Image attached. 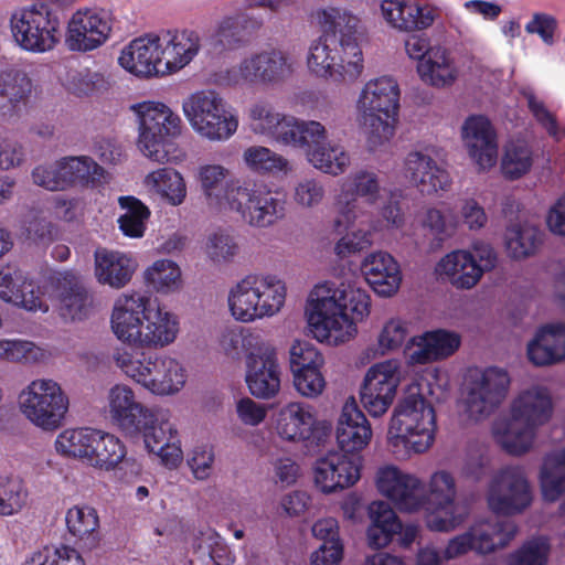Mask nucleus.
Instances as JSON below:
<instances>
[{
  "label": "nucleus",
  "mask_w": 565,
  "mask_h": 565,
  "mask_svg": "<svg viewBox=\"0 0 565 565\" xmlns=\"http://www.w3.org/2000/svg\"><path fill=\"white\" fill-rule=\"evenodd\" d=\"M318 18L322 34L310 45L309 70L334 83H353L364 68L358 41L359 18L337 8L322 10Z\"/></svg>",
  "instance_id": "f257e3e1"
},
{
  "label": "nucleus",
  "mask_w": 565,
  "mask_h": 565,
  "mask_svg": "<svg viewBox=\"0 0 565 565\" xmlns=\"http://www.w3.org/2000/svg\"><path fill=\"white\" fill-rule=\"evenodd\" d=\"M487 501L494 516L475 522L468 530L473 552L487 555L505 547L515 536L518 525L509 516L525 510L532 492L523 468H502L491 480Z\"/></svg>",
  "instance_id": "f03ea898"
},
{
  "label": "nucleus",
  "mask_w": 565,
  "mask_h": 565,
  "mask_svg": "<svg viewBox=\"0 0 565 565\" xmlns=\"http://www.w3.org/2000/svg\"><path fill=\"white\" fill-rule=\"evenodd\" d=\"M113 422L130 437H142L146 449L160 457L168 468H177L183 452L174 425L161 412L137 402L132 390L116 385L109 393Z\"/></svg>",
  "instance_id": "7ed1b4c3"
},
{
  "label": "nucleus",
  "mask_w": 565,
  "mask_h": 565,
  "mask_svg": "<svg viewBox=\"0 0 565 565\" xmlns=\"http://www.w3.org/2000/svg\"><path fill=\"white\" fill-rule=\"evenodd\" d=\"M371 298L366 290L350 281L327 288V295L312 301L308 323L319 341L343 343L353 338L356 322L369 316Z\"/></svg>",
  "instance_id": "20e7f679"
},
{
  "label": "nucleus",
  "mask_w": 565,
  "mask_h": 565,
  "mask_svg": "<svg viewBox=\"0 0 565 565\" xmlns=\"http://www.w3.org/2000/svg\"><path fill=\"white\" fill-rule=\"evenodd\" d=\"M111 329L122 342L139 347L166 345L174 341L178 321L157 300L135 292L117 299Z\"/></svg>",
  "instance_id": "39448f33"
},
{
  "label": "nucleus",
  "mask_w": 565,
  "mask_h": 565,
  "mask_svg": "<svg viewBox=\"0 0 565 565\" xmlns=\"http://www.w3.org/2000/svg\"><path fill=\"white\" fill-rule=\"evenodd\" d=\"M436 414L422 394H407L395 407L387 443L392 451L403 456L425 452L435 440Z\"/></svg>",
  "instance_id": "423d86ee"
},
{
  "label": "nucleus",
  "mask_w": 565,
  "mask_h": 565,
  "mask_svg": "<svg viewBox=\"0 0 565 565\" xmlns=\"http://www.w3.org/2000/svg\"><path fill=\"white\" fill-rule=\"evenodd\" d=\"M553 402L546 387L535 386L521 393L511 406V422L501 434L495 430L498 443L511 455L525 454L532 446L536 428L552 416Z\"/></svg>",
  "instance_id": "0eeeda50"
},
{
  "label": "nucleus",
  "mask_w": 565,
  "mask_h": 565,
  "mask_svg": "<svg viewBox=\"0 0 565 565\" xmlns=\"http://www.w3.org/2000/svg\"><path fill=\"white\" fill-rule=\"evenodd\" d=\"M285 299L286 286L276 276L249 275L231 289L228 307L237 321L252 322L277 313Z\"/></svg>",
  "instance_id": "6e6552de"
},
{
  "label": "nucleus",
  "mask_w": 565,
  "mask_h": 565,
  "mask_svg": "<svg viewBox=\"0 0 565 565\" xmlns=\"http://www.w3.org/2000/svg\"><path fill=\"white\" fill-rule=\"evenodd\" d=\"M358 107L363 125L370 128L369 142L376 146L387 141L399 108L397 82L390 76L369 81L360 94Z\"/></svg>",
  "instance_id": "1a4fd4ad"
},
{
  "label": "nucleus",
  "mask_w": 565,
  "mask_h": 565,
  "mask_svg": "<svg viewBox=\"0 0 565 565\" xmlns=\"http://www.w3.org/2000/svg\"><path fill=\"white\" fill-rule=\"evenodd\" d=\"M117 364L136 383L157 395L180 391L185 383V370L170 356H157L142 351L118 355Z\"/></svg>",
  "instance_id": "9d476101"
},
{
  "label": "nucleus",
  "mask_w": 565,
  "mask_h": 565,
  "mask_svg": "<svg viewBox=\"0 0 565 565\" xmlns=\"http://www.w3.org/2000/svg\"><path fill=\"white\" fill-rule=\"evenodd\" d=\"M182 109L193 130L211 141L227 140L237 130V117L214 89L191 94L183 100Z\"/></svg>",
  "instance_id": "9b49d317"
},
{
  "label": "nucleus",
  "mask_w": 565,
  "mask_h": 565,
  "mask_svg": "<svg viewBox=\"0 0 565 565\" xmlns=\"http://www.w3.org/2000/svg\"><path fill=\"white\" fill-rule=\"evenodd\" d=\"M139 136L140 151L152 161L164 163L174 157L172 139L181 134L182 120L164 104H139Z\"/></svg>",
  "instance_id": "f8f14e48"
},
{
  "label": "nucleus",
  "mask_w": 565,
  "mask_h": 565,
  "mask_svg": "<svg viewBox=\"0 0 565 565\" xmlns=\"http://www.w3.org/2000/svg\"><path fill=\"white\" fill-rule=\"evenodd\" d=\"M10 29L15 43L32 53L53 50L62 38L58 14L44 3L15 11L10 18Z\"/></svg>",
  "instance_id": "ddd939ff"
},
{
  "label": "nucleus",
  "mask_w": 565,
  "mask_h": 565,
  "mask_svg": "<svg viewBox=\"0 0 565 565\" xmlns=\"http://www.w3.org/2000/svg\"><path fill=\"white\" fill-rule=\"evenodd\" d=\"M228 210L241 215L250 226L268 227L285 216L284 196L265 184L237 180L230 188Z\"/></svg>",
  "instance_id": "4468645a"
},
{
  "label": "nucleus",
  "mask_w": 565,
  "mask_h": 565,
  "mask_svg": "<svg viewBox=\"0 0 565 565\" xmlns=\"http://www.w3.org/2000/svg\"><path fill=\"white\" fill-rule=\"evenodd\" d=\"M68 404L67 395L53 380H34L19 395L21 413L44 431H54L63 425Z\"/></svg>",
  "instance_id": "2eb2a0df"
},
{
  "label": "nucleus",
  "mask_w": 565,
  "mask_h": 565,
  "mask_svg": "<svg viewBox=\"0 0 565 565\" xmlns=\"http://www.w3.org/2000/svg\"><path fill=\"white\" fill-rule=\"evenodd\" d=\"M294 72L291 57L279 50L263 51L243 60L238 66L221 71L216 83L220 85L278 84Z\"/></svg>",
  "instance_id": "dca6fc26"
},
{
  "label": "nucleus",
  "mask_w": 565,
  "mask_h": 565,
  "mask_svg": "<svg viewBox=\"0 0 565 565\" xmlns=\"http://www.w3.org/2000/svg\"><path fill=\"white\" fill-rule=\"evenodd\" d=\"M456 483L451 473L445 470L436 471L429 481V494L425 495V524L431 531L449 532L460 525L469 514L468 507L455 503Z\"/></svg>",
  "instance_id": "f3484780"
},
{
  "label": "nucleus",
  "mask_w": 565,
  "mask_h": 565,
  "mask_svg": "<svg viewBox=\"0 0 565 565\" xmlns=\"http://www.w3.org/2000/svg\"><path fill=\"white\" fill-rule=\"evenodd\" d=\"M510 384L507 371L495 366L469 375L466 409L476 419L490 415L504 399Z\"/></svg>",
  "instance_id": "a211bd4d"
},
{
  "label": "nucleus",
  "mask_w": 565,
  "mask_h": 565,
  "mask_svg": "<svg viewBox=\"0 0 565 565\" xmlns=\"http://www.w3.org/2000/svg\"><path fill=\"white\" fill-rule=\"evenodd\" d=\"M405 51L413 60H418L417 72L423 82L435 87L451 85L456 79V70L446 49L431 47L424 34H411L405 40Z\"/></svg>",
  "instance_id": "6ab92c4d"
},
{
  "label": "nucleus",
  "mask_w": 565,
  "mask_h": 565,
  "mask_svg": "<svg viewBox=\"0 0 565 565\" xmlns=\"http://www.w3.org/2000/svg\"><path fill=\"white\" fill-rule=\"evenodd\" d=\"M398 367L395 360H387L374 364L366 372L360 399L371 416H382L392 405L399 384Z\"/></svg>",
  "instance_id": "aec40b11"
},
{
  "label": "nucleus",
  "mask_w": 565,
  "mask_h": 565,
  "mask_svg": "<svg viewBox=\"0 0 565 565\" xmlns=\"http://www.w3.org/2000/svg\"><path fill=\"white\" fill-rule=\"evenodd\" d=\"M111 29L113 17L109 11L78 10L68 21L65 43L71 51H93L107 41Z\"/></svg>",
  "instance_id": "412c9836"
},
{
  "label": "nucleus",
  "mask_w": 565,
  "mask_h": 565,
  "mask_svg": "<svg viewBox=\"0 0 565 565\" xmlns=\"http://www.w3.org/2000/svg\"><path fill=\"white\" fill-rule=\"evenodd\" d=\"M361 455L329 451L317 460L315 482L323 493H332L353 486L361 477Z\"/></svg>",
  "instance_id": "4be33fe9"
},
{
  "label": "nucleus",
  "mask_w": 565,
  "mask_h": 565,
  "mask_svg": "<svg viewBox=\"0 0 565 565\" xmlns=\"http://www.w3.org/2000/svg\"><path fill=\"white\" fill-rule=\"evenodd\" d=\"M376 487L401 511H417L426 505L424 483L396 467L388 466L380 469Z\"/></svg>",
  "instance_id": "5701e85b"
},
{
  "label": "nucleus",
  "mask_w": 565,
  "mask_h": 565,
  "mask_svg": "<svg viewBox=\"0 0 565 565\" xmlns=\"http://www.w3.org/2000/svg\"><path fill=\"white\" fill-rule=\"evenodd\" d=\"M246 383L250 393L258 398L275 396L280 387L276 352L259 345L246 356Z\"/></svg>",
  "instance_id": "b1692460"
},
{
  "label": "nucleus",
  "mask_w": 565,
  "mask_h": 565,
  "mask_svg": "<svg viewBox=\"0 0 565 565\" xmlns=\"http://www.w3.org/2000/svg\"><path fill=\"white\" fill-rule=\"evenodd\" d=\"M462 138L469 156L480 170H488L498 160L497 134L491 121L482 115H472L465 120Z\"/></svg>",
  "instance_id": "393cba45"
},
{
  "label": "nucleus",
  "mask_w": 565,
  "mask_h": 565,
  "mask_svg": "<svg viewBox=\"0 0 565 565\" xmlns=\"http://www.w3.org/2000/svg\"><path fill=\"white\" fill-rule=\"evenodd\" d=\"M161 51L159 34H147L132 40L121 51L118 62L125 70L140 77L162 75L164 61Z\"/></svg>",
  "instance_id": "a878e982"
},
{
  "label": "nucleus",
  "mask_w": 565,
  "mask_h": 565,
  "mask_svg": "<svg viewBox=\"0 0 565 565\" xmlns=\"http://www.w3.org/2000/svg\"><path fill=\"white\" fill-rule=\"evenodd\" d=\"M380 192V182L374 172L360 170L350 175L342 184V191L339 195V204L344 206L341 209L339 216L334 220V228L341 233L348 230L355 220L354 213L355 202L358 198L365 199L369 203L377 200Z\"/></svg>",
  "instance_id": "bb28decb"
},
{
  "label": "nucleus",
  "mask_w": 565,
  "mask_h": 565,
  "mask_svg": "<svg viewBox=\"0 0 565 565\" xmlns=\"http://www.w3.org/2000/svg\"><path fill=\"white\" fill-rule=\"evenodd\" d=\"M335 438L340 450L352 456L360 455L372 438L371 425L354 397H350L342 407Z\"/></svg>",
  "instance_id": "cd10ccee"
},
{
  "label": "nucleus",
  "mask_w": 565,
  "mask_h": 565,
  "mask_svg": "<svg viewBox=\"0 0 565 565\" xmlns=\"http://www.w3.org/2000/svg\"><path fill=\"white\" fill-rule=\"evenodd\" d=\"M159 40L164 61L161 74L166 75L173 74L189 65L201 49V38L193 30L166 31L159 34Z\"/></svg>",
  "instance_id": "c85d7f7f"
},
{
  "label": "nucleus",
  "mask_w": 565,
  "mask_h": 565,
  "mask_svg": "<svg viewBox=\"0 0 565 565\" xmlns=\"http://www.w3.org/2000/svg\"><path fill=\"white\" fill-rule=\"evenodd\" d=\"M55 290L61 315L72 320H83L93 308V295L77 274L66 270L55 278Z\"/></svg>",
  "instance_id": "c756f323"
},
{
  "label": "nucleus",
  "mask_w": 565,
  "mask_h": 565,
  "mask_svg": "<svg viewBox=\"0 0 565 565\" xmlns=\"http://www.w3.org/2000/svg\"><path fill=\"white\" fill-rule=\"evenodd\" d=\"M405 175L423 194H433L439 190L447 191L451 184L447 170L422 151H413L407 154Z\"/></svg>",
  "instance_id": "7c9ffc66"
},
{
  "label": "nucleus",
  "mask_w": 565,
  "mask_h": 565,
  "mask_svg": "<svg viewBox=\"0 0 565 565\" xmlns=\"http://www.w3.org/2000/svg\"><path fill=\"white\" fill-rule=\"evenodd\" d=\"M416 348L407 347L411 364H427L452 355L460 347L461 338L455 331L437 329L424 333L418 341L412 339Z\"/></svg>",
  "instance_id": "2f4dec72"
},
{
  "label": "nucleus",
  "mask_w": 565,
  "mask_h": 565,
  "mask_svg": "<svg viewBox=\"0 0 565 565\" xmlns=\"http://www.w3.org/2000/svg\"><path fill=\"white\" fill-rule=\"evenodd\" d=\"M361 271L370 287L380 296L390 297L399 288V266L388 253L376 252L369 255L362 263Z\"/></svg>",
  "instance_id": "473e14b6"
},
{
  "label": "nucleus",
  "mask_w": 565,
  "mask_h": 565,
  "mask_svg": "<svg viewBox=\"0 0 565 565\" xmlns=\"http://www.w3.org/2000/svg\"><path fill=\"white\" fill-rule=\"evenodd\" d=\"M381 11L392 26L407 32L425 30L436 18L433 7L404 0H383Z\"/></svg>",
  "instance_id": "72a5a7b5"
},
{
  "label": "nucleus",
  "mask_w": 565,
  "mask_h": 565,
  "mask_svg": "<svg viewBox=\"0 0 565 565\" xmlns=\"http://www.w3.org/2000/svg\"><path fill=\"white\" fill-rule=\"evenodd\" d=\"M94 258L97 281L115 289L125 287L131 280L137 266L127 254L105 247L97 248Z\"/></svg>",
  "instance_id": "f704fd0d"
},
{
  "label": "nucleus",
  "mask_w": 565,
  "mask_h": 565,
  "mask_svg": "<svg viewBox=\"0 0 565 565\" xmlns=\"http://www.w3.org/2000/svg\"><path fill=\"white\" fill-rule=\"evenodd\" d=\"M316 417L312 407L301 403H289L277 416V434L288 441L315 439Z\"/></svg>",
  "instance_id": "c9c22d12"
},
{
  "label": "nucleus",
  "mask_w": 565,
  "mask_h": 565,
  "mask_svg": "<svg viewBox=\"0 0 565 565\" xmlns=\"http://www.w3.org/2000/svg\"><path fill=\"white\" fill-rule=\"evenodd\" d=\"M527 358L537 366L550 365L565 359V324H546L539 329L527 345Z\"/></svg>",
  "instance_id": "e433bc0d"
},
{
  "label": "nucleus",
  "mask_w": 565,
  "mask_h": 565,
  "mask_svg": "<svg viewBox=\"0 0 565 565\" xmlns=\"http://www.w3.org/2000/svg\"><path fill=\"white\" fill-rule=\"evenodd\" d=\"M440 276H446L450 284L460 289H470L482 277V268L476 257L468 250H454L440 259L436 266Z\"/></svg>",
  "instance_id": "4c0bfd02"
},
{
  "label": "nucleus",
  "mask_w": 565,
  "mask_h": 565,
  "mask_svg": "<svg viewBox=\"0 0 565 565\" xmlns=\"http://www.w3.org/2000/svg\"><path fill=\"white\" fill-rule=\"evenodd\" d=\"M66 527L75 544L84 550L95 548L100 540L97 511L88 505H74L65 515Z\"/></svg>",
  "instance_id": "58836bf2"
},
{
  "label": "nucleus",
  "mask_w": 565,
  "mask_h": 565,
  "mask_svg": "<svg viewBox=\"0 0 565 565\" xmlns=\"http://www.w3.org/2000/svg\"><path fill=\"white\" fill-rule=\"evenodd\" d=\"M369 515L371 524L367 529V541L372 548H382L387 546L393 537L402 530V522L391 508L384 501H373L369 505Z\"/></svg>",
  "instance_id": "ea45409f"
},
{
  "label": "nucleus",
  "mask_w": 565,
  "mask_h": 565,
  "mask_svg": "<svg viewBox=\"0 0 565 565\" xmlns=\"http://www.w3.org/2000/svg\"><path fill=\"white\" fill-rule=\"evenodd\" d=\"M312 534L322 541L312 554V565H339L343 558V543L339 534V523L334 518H324L315 522Z\"/></svg>",
  "instance_id": "a19ab883"
},
{
  "label": "nucleus",
  "mask_w": 565,
  "mask_h": 565,
  "mask_svg": "<svg viewBox=\"0 0 565 565\" xmlns=\"http://www.w3.org/2000/svg\"><path fill=\"white\" fill-rule=\"evenodd\" d=\"M65 190L81 186L94 189L103 184L105 170L88 156L61 158Z\"/></svg>",
  "instance_id": "79ce46f5"
},
{
  "label": "nucleus",
  "mask_w": 565,
  "mask_h": 565,
  "mask_svg": "<svg viewBox=\"0 0 565 565\" xmlns=\"http://www.w3.org/2000/svg\"><path fill=\"white\" fill-rule=\"evenodd\" d=\"M32 81L19 70L0 74V110L3 115L14 113L25 106L32 93Z\"/></svg>",
  "instance_id": "37998d69"
},
{
  "label": "nucleus",
  "mask_w": 565,
  "mask_h": 565,
  "mask_svg": "<svg viewBox=\"0 0 565 565\" xmlns=\"http://www.w3.org/2000/svg\"><path fill=\"white\" fill-rule=\"evenodd\" d=\"M226 173L227 170L218 164L203 166L198 173L207 205L216 210L228 209L230 206L227 196L235 180L225 181Z\"/></svg>",
  "instance_id": "c03bdc74"
},
{
  "label": "nucleus",
  "mask_w": 565,
  "mask_h": 565,
  "mask_svg": "<svg viewBox=\"0 0 565 565\" xmlns=\"http://www.w3.org/2000/svg\"><path fill=\"white\" fill-rule=\"evenodd\" d=\"M249 118L254 131L273 138L276 142L284 145L287 131L292 120L291 116L275 111L265 103H258L250 107Z\"/></svg>",
  "instance_id": "a18cd8bd"
},
{
  "label": "nucleus",
  "mask_w": 565,
  "mask_h": 565,
  "mask_svg": "<svg viewBox=\"0 0 565 565\" xmlns=\"http://www.w3.org/2000/svg\"><path fill=\"white\" fill-rule=\"evenodd\" d=\"M97 435V429L88 427L65 429L56 437V451L64 457L77 458L89 465Z\"/></svg>",
  "instance_id": "49530a36"
},
{
  "label": "nucleus",
  "mask_w": 565,
  "mask_h": 565,
  "mask_svg": "<svg viewBox=\"0 0 565 565\" xmlns=\"http://www.w3.org/2000/svg\"><path fill=\"white\" fill-rule=\"evenodd\" d=\"M540 483L546 501L554 502L565 492V449L546 456Z\"/></svg>",
  "instance_id": "de8ad7c7"
},
{
  "label": "nucleus",
  "mask_w": 565,
  "mask_h": 565,
  "mask_svg": "<svg viewBox=\"0 0 565 565\" xmlns=\"http://www.w3.org/2000/svg\"><path fill=\"white\" fill-rule=\"evenodd\" d=\"M326 138V128L319 121H305L292 117L284 145L302 149L309 158V152L318 149Z\"/></svg>",
  "instance_id": "09e8293b"
},
{
  "label": "nucleus",
  "mask_w": 565,
  "mask_h": 565,
  "mask_svg": "<svg viewBox=\"0 0 565 565\" xmlns=\"http://www.w3.org/2000/svg\"><path fill=\"white\" fill-rule=\"evenodd\" d=\"M118 203L122 210H126V213L118 218L120 231L128 237H142L146 232V222L150 216L149 207L132 195L119 196Z\"/></svg>",
  "instance_id": "8fccbe9b"
},
{
  "label": "nucleus",
  "mask_w": 565,
  "mask_h": 565,
  "mask_svg": "<svg viewBox=\"0 0 565 565\" xmlns=\"http://www.w3.org/2000/svg\"><path fill=\"white\" fill-rule=\"evenodd\" d=\"M541 243V232L534 226L513 225L507 228L505 247L509 256L514 259L533 255Z\"/></svg>",
  "instance_id": "3c124183"
},
{
  "label": "nucleus",
  "mask_w": 565,
  "mask_h": 565,
  "mask_svg": "<svg viewBox=\"0 0 565 565\" xmlns=\"http://www.w3.org/2000/svg\"><path fill=\"white\" fill-rule=\"evenodd\" d=\"M246 166L258 174H287L290 171L289 161L263 146H252L244 151Z\"/></svg>",
  "instance_id": "603ef678"
},
{
  "label": "nucleus",
  "mask_w": 565,
  "mask_h": 565,
  "mask_svg": "<svg viewBox=\"0 0 565 565\" xmlns=\"http://www.w3.org/2000/svg\"><path fill=\"white\" fill-rule=\"evenodd\" d=\"M246 22L243 14L224 18L212 36L214 51L221 53L241 47L246 42Z\"/></svg>",
  "instance_id": "864d4df0"
},
{
  "label": "nucleus",
  "mask_w": 565,
  "mask_h": 565,
  "mask_svg": "<svg viewBox=\"0 0 565 565\" xmlns=\"http://www.w3.org/2000/svg\"><path fill=\"white\" fill-rule=\"evenodd\" d=\"M96 439L94 454L90 457V466L110 470L124 460L127 450L118 437L98 430Z\"/></svg>",
  "instance_id": "5fc2aeb1"
},
{
  "label": "nucleus",
  "mask_w": 565,
  "mask_h": 565,
  "mask_svg": "<svg viewBox=\"0 0 565 565\" xmlns=\"http://www.w3.org/2000/svg\"><path fill=\"white\" fill-rule=\"evenodd\" d=\"M171 205H180L186 196V186L180 172L171 168L158 169L147 177Z\"/></svg>",
  "instance_id": "6e6d98bb"
},
{
  "label": "nucleus",
  "mask_w": 565,
  "mask_h": 565,
  "mask_svg": "<svg viewBox=\"0 0 565 565\" xmlns=\"http://www.w3.org/2000/svg\"><path fill=\"white\" fill-rule=\"evenodd\" d=\"M29 491L19 477H0V515L11 516L26 505Z\"/></svg>",
  "instance_id": "4d7b16f0"
},
{
  "label": "nucleus",
  "mask_w": 565,
  "mask_h": 565,
  "mask_svg": "<svg viewBox=\"0 0 565 565\" xmlns=\"http://www.w3.org/2000/svg\"><path fill=\"white\" fill-rule=\"evenodd\" d=\"M145 279L158 292L168 294L179 288L181 270L174 262L159 259L146 270Z\"/></svg>",
  "instance_id": "13d9d810"
},
{
  "label": "nucleus",
  "mask_w": 565,
  "mask_h": 565,
  "mask_svg": "<svg viewBox=\"0 0 565 565\" xmlns=\"http://www.w3.org/2000/svg\"><path fill=\"white\" fill-rule=\"evenodd\" d=\"M308 160L315 168L333 175L343 173L350 163L349 154L340 146H331L326 141L309 152Z\"/></svg>",
  "instance_id": "bf43d9fd"
},
{
  "label": "nucleus",
  "mask_w": 565,
  "mask_h": 565,
  "mask_svg": "<svg viewBox=\"0 0 565 565\" xmlns=\"http://www.w3.org/2000/svg\"><path fill=\"white\" fill-rule=\"evenodd\" d=\"M531 167L532 152L525 143L511 141L505 146L501 170L508 179L521 178Z\"/></svg>",
  "instance_id": "052dcab7"
},
{
  "label": "nucleus",
  "mask_w": 565,
  "mask_h": 565,
  "mask_svg": "<svg viewBox=\"0 0 565 565\" xmlns=\"http://www.w3.org/2000/svg\"><path fill=\"white\" fill-rule=\"evenodd\" d=\"M22 565H86L84 558L75 548L62 545L61 547L45 546L33 552Z\"/></svg>",
  "instance_id": "680f3d73"
},
{
  "label": "nucleus",
  "mask_w": 565,
  "mask_h": 565,
  "mask_svg": "<svg viewBox=\"0 0 565 565\" xmlns=\"http://www.w3.org/2000/svg\"><path fill=\"white\" fill-rule=\"evenodd\" d=\"M323 364L322 354L308 341H296L290 348V369L306 370L309 367H321Z\"/></svg>",
  "instance_id": "e2e57ef3"
},
{
  "label": "nucleus",
  "mask_w": 565,
  "mask_h": 565,
  "mask_svg": "<svg viewBox=\"0 0 565 565\" xmlns=\"http://www.w3.org/2000/svg\"><path fill=\"white\" fill-rule=\"evenodd\" d=\"M292 374L294 385L301 395L315 397L322 393L326 382L320 367L296 369Z\"/></svg>",
  "instance_id": "0e129e2a"
},
{
  "label": "nucleus",
  "mask_w": 565,
  "mask_h": 565,
  "mask_svg": "<svg viewBox=\"0 0 565 565\" xmlns=\"http://www.w3.org/2000/svg\"><path fill=\"white\" fill-rule=\"evenodd\" d=\"M32 180L34 184L50 191H64L65 183L61 159L53 164L38 166L32 171Z\"/></svg>",
  "instance_id": "69168bd1"
},
{
  "label": "nucleus",
  "mask_w": 565,
  "mask_h": 565,
  "mask_svg": "<svg viewBox=\"0 0 565 565\" xmlns=\"http://www.w3.org/2000/svg\"><path fill=\"white\" fill-rule=\"evenodd\" d=\"M42 292L40 288L34 285L32 280H29L25 276L19 286V290L14 292V296L10 300L15 305L29 311H47L49 307L43 301Z\"/></svg>",
  "instance_id": "338daca9"
},
{
  "label": "nucleus",
  "mask_w": 565,
  "mask_h": 565,
  "mask_svg": "<svg viewBox=\"0 0 565 565\" xmlns=\"http://www.w3.org/2000/svg\"><path fill=\"white\" fill-rule=\"evenodd\" d=\"M548 546L543 542L531 541L510 556V565H546Z\"/></svg>",
  "instance_id": "774afa93"
}]
</instances>
